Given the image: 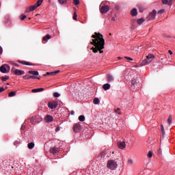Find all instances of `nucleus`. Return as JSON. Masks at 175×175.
I'll list each match as a JSON object with an SVG mask.
<instances>
[{
    "label": "nucleus",
    "mask_w": 175,
    "mask_h": 175,
    "mask_svg": "<svg viewBox=\"0 0 175 175\" xmlns=\"http://www.w3.org/2000/svg\"><path fill=\"white\" fill-rule=\"evenodd\" d=\"M92 41L90 42V44L94 46L92 47L93 53H98L99 51L100 54L103 53V49H105V38H103V35L100 33L95 32L94 34L92 36Z\"/></svg>",
    "instance_id": "nucleus-1"
},
{
    "label": "nucleus",
    "mask_w": 175,
    "mask_h": 175,
    "mask_svg": "<svg viewBox=\"0 0 175 175\" xmlns=\"http://www.w3.org/2000/svg\"><path fill=\"white\" fill-rule=\"evenodd\" d=\"M155 56L153 54H148L146 56V59H144L140 64V66H144L146 65H148L150 62H152Z\"/></svg>",
    "instance_id": "nucleus-2"
},
{
    "label": "nucleus",
    "mask_w": 175,
    "mask_h": 175,
    "mask_svg": "<svg viewBox=\"0 0 175 175\" xmlns=\"http://www.w3.org/2000/svg\"><path fill=\"white\" fill-rule=\"evenodd\" d=\"M140 80H142L141 76H137L131 81V87L133 88L136 87H140Z\"/></svg>",
    "instance_id": "nucleus-3"
},
{
    "label": "nucleus",
    "mask_w": 175,
    "mask_h": 175,
    "mask_svg": "<svg viewBox=\"0 0 175 175\" xmlns=\"http://www.w3.org/2000/svg\"><path fill=\"white\" fill-rule=\"evenodd\" d=\"M42 3H43V0H38L33 5L30 6L29 10H27V13L28 12H33L35 9L39 8Z\"/></svg>",
    "instance_id": "nucleus-4"
},
{
    "label": "nucleus",
    "mask_w": 175,
    "mask_h": 175,
    "mask_svg": "<svg viewBox=\"0 0 175 175\" xmlns=\"http://www.w3.org/2000/svg\"><path fill=\"white\" fill-rule=\"evenodd\" d=\"M107 166L108 169H110L111 170H115L117 169V163L113 160H111L108 161Z\"/></svg>",
    "instance_id": "nucleus-5"
},
{
    "label": "nucleus",
    "mask_w": 175,
    "mask_h": 175,
    "mask_svg": "<svg viewBox=\"0 0 175 175\" xmlns=\"http://www.w3.org/2000/svg\"><path fill=\"white\" fill-rule=\"evenodd\" d=\"M48 107H49V109H57V107H58V102L57 101H51L48 103Z\"/></svg>",
    "instance_id": "nucleus-6"
},
{
    "label": "nucleus",
    "mask_w": 175,
    "mask_h": 175,
    "mask_svg": "<svg viewBox=\"0 0 175 175\" xmlns=\"http://www.w3.org/2000/svg\"><path fill=\"white\" fill-rule=\"evenodd\" d=\"M155 16H157V10H153L152 12L149 14V16H148V20L149 21H151V20L155 19Z\"/></svg>",
    "instance_id": "nucleus-7"
},
{
    "label": "nucleus",
    "mask_w": 175,
    "mask_h": 175,
    "mask_svg": "<svg viewBox=\"0 0 175 175\" xmlns=\"http://www.w3.org/2000/svg\"><path fill=\"white\" fill-rule=\"evenodd\" d=\"M13 69H14V68H12V73H14V75H16V76H23V75H24V73H25V72H24L23 70H13Z\"/></svg>",
    "instance_id": "nucleus-8"
},
{
    "label": "nucleus",
    "mask_w": 175,
    "mask_h": 175,
    "mask_svg": "<svg viewBox=\"0 0 175 175\" xmlns=\"http://www.w3.org/2000/svg\"><path fill=\"white\" fill-rule=\"evenodd\" d=\"M81 130V125L80 124L77 123L74 125L73 126L74 132H75L76 133H79V132H80Z\"/></svg>",
    "instance_id": "nucleus-9"
},
{
    "label": "nucleus",
    "mask_w": 175,
    "mask_h": 175,
    "mask_svg": "<svg viewBox=\"0 0 175 175\" xmlns=\"http://www.w3.org/2000/svg\"><path fill=\"white\" fill-rule=\"evenodd\" d=\"M110 10L109 5H104L100 9V13H107Z\"/></svg>",
    "instance_id": "nucleus-10"
},
{
    "label": "nucleus",
    "mask_w": 175,
    "mask_h": 175,
    "mask_svg": "<svg viewBox=\"0 0 175 175\" xmlns=\"http://www.w3.org/2000/svg\"><path fill=\"white\" fill-rule=\"evenodd\" d=\"M163 5H168V6H172L173 5V0H161Z\"/></svg>",
    "instance_id": "nucleus-11"
},
{
    "label": "nucleus",
    "mask_w": 175,
    "mask_h": 175,
    "mask_svg": "<svg viewBox=\"0 0 175 175\" xmlns=\"http://www.w3.org/2000/svg\"><path fill=\"white\" fill-rule=\"evenodd\" d=\"M23 78L24 79V80H29V79H38V80H40V78L37 77H35L33 75H24L23 77Z\"/></svg>",
    "instance_id": "nucleus-12"
},
{
    "label": "nucleus",
    "mask_w": 175,
    "mask_h": 175,
    "mask_svg": "<svg viewBox=\"0 0 175 175\" xmlns=\"http://www.w3.org/2000/svg\"><path fill=\"white\" fill-rule=\"evenodd\" d=\"M46 122H51L53 121L54 118L52 116L46 115L44 118Z\"/></svg>",
    "instance_id": "nucleus-13"
},
{
    "label": "nucleus",
    "mask_w": 175,
    "mask_h": 175,
    "mask_svg": "<svg viewBox=\"0 0 175 175\" xmlns=\"http://www.w3.org/2000/svg\"><path fill=\"white\" fill-rule=\"evenodd\" d=\"M18 62L19 64H22V65H27V66H33L34 64L29 62H25V61H21V60H18Z\"/></svg>",
    "instance_id": "nucleus-14"
},
{
    "label": "nucleus",
    "mask_w": 175,
    "mask_h": 175,
    "mask_svg": "<svg viewBox=\"0 0 175 175\" xmlns=\"http://www.w3.org/2000/svg\"><path fill=\"white\" fill-rule=\"evenodd\" d=\"M50 152L51 154H58L59 152V150H58V148L53 147L50 149Z\"/></svg>",
    "instance_id": "nucleus-15"
},
{
    "label": "nucleus",
    "mask_w": 175,
    "mask_h": 175,
    "mask_svg": "<svg viewBox=\"0 0 175 175\" xmlns=\"http://www.w3.org/2000/svg\"><path fill=\"white\" fill-rule=\"evenodd\" d=\"M0 72H1V73H8V70H6V64H3L0 66Z\"/></svg>",
    "instance_id": "nucleus-16"
},
{
    "label": "nucleus",
    "mask_w": 175,
    "mask_h": 175,
    "mask_svg": "<svg viewBox=\"0 0 175 175\" xmlns=\"http://www.w3.org/2000/svg\"><path fill=\"white\" fill-rule=\"evenodd\" d=\"M107 81H108V83H111V81H114V77L111 74L107 75Z\"/></svg>",
    "instance_id": "nucleus-17"
},
{
    "label": "nucleus",
    "mask_w": 175,
    "mask_h": 175,
    "mask_svg": "<svg viewBox=\"0 0 175 175\" xmlns=\"http://www.w3.org/2000/svg\"><path fill=\"white\" fill-rule=\"evenodd\" d=\"M118 146L119 147V148H120V150H124L126 145L125 144V142H122L118 144Z\"/></svg>",
    "instance_id": "nucleus-18"
},
{
    "label": "nucleus",
    "mask_w": 175,
    "mask_h": 175,
    "mask_svg": "<svg viewBox=\"0 0 175 175\" xmlns=\"http://www.w3.org/2000/svg\"><path fill=\"white\" fill-rule=\"evenodd\" d=\"M131 16H133V17L137 16V10L136 8H133L131 11Z\"/></svg>",
    "instance_id": "nucleus-19"
},
{
    "label": "nucleus",
    "mask_w": 175,
    "mask_h": 175,
    "mask_svg": "<svg viewBox=\"0 0 175 175\" xmlns=\"http://www.w3.org/2000/svg\"><path fill=\"white\" fill-rule=\"evenodd\" d=\"M28 73H29V75H33V76H39V72L36 70H29L28 71Z\"/></svg>",
    "instance_id": "nucleus-20"
},
{
    "label": "nucleus",
    "mask_w": 175,
    "mask_h": 175,
    "mask_svg": "<svg viewBox=\"0 0 175 175\" xmlns=\"http://www.w3.org/2000/svg\"><path fill=\"white\" fill-rule=\"evenodd\" d=\"M42 91H44V88H37V89H33L31 90L32 92H42Z\"/></svg>",
    "instance_id": "nucleus-21"
},
{
    "label": "nucleus",
    "mask_w": 175,
    "mask_h": 175,
    "mask_svg": "<svg viewBox=\"0 0 175 175\" xmlns=\"http://www.w3.org/2000/svg\"><path fill=\"white\" fill-rule=\"evenodd\" d=\"M50 39H51V36H50L49 34H47L42 38V40H44V42H47V40H50Z\"/></svg>",
    "instance_id": "nucleus-22"
},
{
    "label": "nucleus",
    "mask_w": 175,
    "mask_h": 175,
    "mask_svg": "<svg viewBox=\"0 0 175 175\" xmlns=\"http://www.w3.org/2000/svg\"><path fill=\"white\" fill-rule=\"evenodd\" d=\"M103 90H105V91H107V90H110V84L109 83H105L103 85Z\"/></svg>",
    "instance_id": "nucleus-23"
},
{
    "label": "nucleus",
    "mask_w": 175,
    "mask_h": 175,
    "mask_svg": "<svg viewBox=\"0 0 175 175\" xmlns=\"http://www.w3.org/2000/svg\"><path fill=\"white\" fill-rule=\"evenodd\" d=\"M27 147L29 150H32L35 147V144L33 142L29 143Z\"/></svg>",
    "instance_id": "nucleus-24"
},
{
    "label": "nucleus",
    "mask_w": 175,
    "mask_h": 175,
    "mask_svg": "<svg viewBox=\"0 0 175 175\" xmlns=\"http://www.w3.org/2000/svg\"><path fill=\"white\" fill-rule=\"evenodd\" d=\"M4 21L6 26L10 25V18L9 17H5Z\"/></svg>",
    "instance_id": "nucleus-25"
},
{
    "label": "nucleus",
    "mask_w": 175,
    "mask_h": 175,
    "mask_svg": "<svg viewBox=\"0 0 175 175\" xmlns=\"http://www.w3.org/2000/svg\"><path fill=\"white\" fill-rule=\"evenodd\" d=\"M30 122L31 124H36L37 123V117L36 116L31 117Z\"/></svg>",
    "instance_id": "nucleus-26"
},
{
    "label": "nucleus",
    "mask_w": 175,
    "mask_h": 175,
    "mask_svg": "<svg viewBox=\"0 0 175 175\" xmlns=\"http://www.w3.org/2000/svg\"><path fill=\"white\" fill-rule=\"evenodd\" d=\"M137 24H139V25H142V24H143V23H144V18H141L139 19H137Z\"/></svg>",
    "instance_id": "nucleus-27"
},
{
    "label": "nucleus",
    "mask_w": 175,
    "mask_h": 175,
    "mask_svg": "<svg viewBox=\"0 0 175 175\" xmlns=\"http://www.w3.org/2000/svg\"><path fill=\"white\" fill-rule=\"evenodd\" d=\"M100 101L99 100V98H95L94 100H93V103L94 104V105H99V103H100Z\"/></svg>",
    "instance_id": "nucleus-28"
},
{
    "label": "nucleus",
    "mask_w": 175,
    "mask_h": 175,
    "mask_svg": "<svg viewBox=\"0 0 175 175\" xmlns=\"http://www.w3.org/2000/svg\"><path fill=\"white\" fill-rule=\"evenodd\" d=\"M79 120L83 122V121H85V117L83 115H81L79 116Z\"/></svg>",
    "instance_id": "nucleus-29"
},
{
    "label": "nucleus",
    "mask_w": 175,
    "mask_h": 175,
    "mask_svg": "<svg viewBox=\"0 0 175 175\" xmlns=\"http://www.w3.org/2000/svg\"><path fill=\"white\" fill-rule=\"evenodd\" d=\"M44 76H55V71L51 72H46Z\"/></svg>",
    "instance_id": "nucleus-30"
},
{
    "label": "nucleus",
    "mask_w": 175,
    "mask_h": 175,
    "mask_svg": "<svg viewBox=\"0 0 175 175\" xmlns=\"http://www.w3.org/2000/svg\"><path fill=\"white\" fill-rule=\"evenodd\" d=\"M8 96L12 97V96H16V92H11L9 93Z\"/></svg>",
    "instance_id": "nucleus-31"
},
{
    "label": "nucleus",
    "mask_w": 175,
    "mask_h": 175,
    "mask_svg": "<svg viewBox=\"0 0 175 175\" xmlns=\"http://www.w3.org/2000/svg\"><path fill=\"white\" fill-rule=\"evenodd\" d=\"M53 96L55 98H59V96H61V94L58 92H55V93H53Z\"/></svg>",
    "instance_id": "nucleus-32"
},
{
    "label": "nucleus",
    "mask_w": 175,
    "mask_h": 175,
    "mask_svg": "<svg viewBox=\"0 0 175 175\" xmlns=\"http://www.w3.org/2000/svg\"><path fill=\"white\" fill-rule=\"evenodd\" d=\"M1 80L2 81H6L7 80H9V76L2 77Z\"/></svg>",
    "instance_id": "nucleus-33"
},
{
    "label": "nucleus",
    "mask_w": 175,
    "mask_h": 175,
    "mask_svg": "<svg viewBox=\"0 0 175 175\" xmlns=\"http://www.w3.org/2000/svg\"><path fill=\"white\" fill-rule=\"evenodd\" d=\"M172 116H170L168 119H167V122L170 125L172 124Z\"/></svg>",
    "instance_id": "nucleus-34"
},
{
    "label": "nucleus",
    "mask_w": 175,
    "mask_h": 175,
    "mask_svg": "<svg viewBox=\"0 0 175 175\" xmlns=\"http://www.w3.org/2000/svg\"><path fill=\"white\" fill-rule=\"evenodd\" d=\"M21 20L23 21L24 20H25V18H27V16L24 15L23 14L22 15H21L20 16Z\"/></svg>",
    "instance_id": "nucleus-35"
},
{
    "label": "nucleus",
    "mask_w": 175,
    "mask_h": 175,
    "mask_svg": "<svg viewBox=\"0 0 175 175\" xmlns=\"http://www.w3.org/2000/svg\"><path fill=\"white\" fill-rule=\"evenodd\" d=\"M73 3H74V5H79L80 1L79 0H74Z\"/></svg>",
    "instance_id": "nucleus-36"
},
{
    "label": "nucleus",
    "mask_w": 175,
    "mask_h": 175,
    "mask_svg": "<svg viewBox=\"0 0 175 175\" xmlns=\"http://www.w3.org/2000/svg\"><path fill=\"white\" fill-rule=\"evenodd\" d=\"M59 1V3H60V5H64V3H66L67 0H58Z\"/></svg>",
    "instance_id": "nucleus-37"
},
{
    "label": "nucleus",
    "mask_w": 175,
    "mask_h": 175,
    "mask_svg": "<svg viewBox=\"0 0 175 175\" xmlns=\"http://www.w3.org/2000/svg\"><path fill=\"white\" fill-rule=\"evenodd\" d=\"M161 132L163 136V135H165V128L163 127V124H161Z\"/></svg>",
    "instance_id": "nucleus-38"
},
{
    "label": "nucleus",
    "mask_w": 175,
    "mask_h": 175,
    "mask_svg": "<svg viewBox=\"0 0 175 175\" xmlns=\"http://www.w3.org/2000/svg\"><path fill=\"white\" fill-rule=\"evenodd\" d=\"M148 158H152V151L148 152Z\"/></svg>",
    "instance_id": "nucleus-39"
},
{
    "label": "nucleus",
    "mask_w": 175,
    "mask_h": 175,
    "mask_svg": "<svg viewBox=\"0 0 175 175\" xmlns=\"http://www.w3.org/2000/svg\"><path fill=\"white\" fill-rule=\"evenodd\" d=\"M5 68L8 72L10 70V66H9V64H5Z\"/></svg>",
    "instance_id": "nucleus-40"
},
{
    "label": "nucleus",
    "mask_w": 175,
    "mask_h": 175,
    "mask_svg": "<svg viewBox=\"0 0 175 175\" xmlns=\"http://www.w3.org/2000/svg\"><path fill=\"white\" fill-rule=\"evenodd\" d=\"M163 13H165V10L158 11V14H163Z\"/></svg>",
    "instance_id": "nucleus-41"
},
{
    "label": "nucleus",
    "mask_w": 175,
    "mask_h": 175,
    "mask_svg": "<svg viewBox=\"0 0 175 175\" xmlns=\"http://www.w3.org/2000/svg\"><path fill=\"white\" fill-rule=\"evenodd\" d=\"M115 113H118V114H121V111H120V108H117L114 110Z\"/></svg>",
    "instance_id": "nucleus-42"
},
{
    "label": "nucleus",
    "mask_w": 175,
    "mask_h": 175,
    "mask_svg": "<svg viewBox=\"0 0 175 175\" xmlns=\"http://www.w3.org/2000/svg\"><path fill=\"white\" fill-rule=\"evenodd\" d=\"M125 59H127L128 61H133V59H132L131 57L125 56L124 57Z\"/></svg>",
    "instance_id": "nucleus-43"
},
{
    "label": "nucleus",
    "mask_w": 175,
    "mask_h": 175,
    "mask_svg": "<svg viewBox=\"0 0 175 175\" xmlns=\"http://www.w3.org/2000/svg\"><path fill=\"white\" fill-rule=\"evenodd\" d=\"M73 20H77V14L76 12L74 13Z\"/></svg>",
    "instance_id": "nucleus-44"
},
{
    "label": "nucleus",
    "mask_w": 175,
    "mask_h": 175,
    "mask_svg": "<svg viewBox=\"0 0 175 175\" xmlns=\"http://www.w3.org/2000/svg\"><path fill=\"white\" fill-rule=\"evenodd\" d=\"M40 121H42V118L37 117V124H38V122H40Z\"/></svg>",
    "instance_id": "nucleus-45"
},
{
    "label": "nucleus",
    "mask_w": 175,
    "mask_h": 175,
    "mask_svg": "<svg viewBox=\"0 0 175 175\" xmlns=\"http://www.w3.org/2000/svg\"><path fill=\"white\" fill-rule=\"evenodd\" d=\"M128 162H129V163H130V165H133V160H132V159H129Z\"/></svg>",
    "instance_id": "nucleus-46"
},
{
    "label": "nucleus",
    "mask_w": 175,
    "mask_h": 175,
    "mask_svg": "<svg viewBox=\"0 0 175 175\" xmlns=\"http://www.w3.org/2000/svg\"><path fill=\"white\" fill-rule=\"evenodd\" d=\"M21 129V131H24V129H25V125L22 124Z\"/></svg>",
    "instance_id": "nucleus-47"
},
{
    "label": "nucleus",
    "mask_w": 175,
    "mask_h": 175,
    "mask_svg": "<svg viewBox=\"0 0 175 175\" xmlns=\"http://www.w3.org/2000/svg\"><path fill=\"white\" fill-rule=\"evenodd\" d=\"M59 129H60V127L57 126L56 129H55V132H59Z\"/></svg>",
    "instance_id": "nucleus-48"
},
{
    "label": "nucleus",
    "mask_w": 175,
    "mask_h": 175,
    "mask_svg": "<svg viewBox=\"0 0 175 175\" xmlns=\"http://www.w3.org/2000/svg\"><path fill=\"white\" fill-rule=\"evenodd\" d=\"M3 91H5V88H0V93H1V92H3Z\"/></svg>",
    "instance_id": "nucleus-49"
},
{
    "label": "nucleus",
    "mask_w": 175,
    "mask_h": 175,
    "mask_svg": "<svg viewBox=\"0 0 175 175\" xmlns=\"http://www.w3.org/2000/svg\"><path fill=\"white\" fill-rule=\"evenodd\" d=\"M165 38H172L170 35L164 34Z\"/></svg>",
    "instance_id": "nucleus-50"
},
{
    "label": "nucleus",
    "mask_w": 175,
    "mask_h": 175,
    "mask_svg": "<svg viewBox=\"0 0 175 175\" xmlns=\"http://www.w3.org/2000/svg\"><path fill=\"white\" fill-rule=\"evenodd\" d=\"M70 114H71V116H74L75 115V111H71Z\"/></svg>",
    "instance_id": "nucleus-51"
},
{
    "label": "nucleus",
    "mask_w": 175,
    "mask_h": 175,
    "mask_svg": "<svg viewBox=\"0 0 175 175\" xmlns=\"http://www.w3.org/2000/svg\"><path fill=\"white\" fill-rule=\"evenodd\" d=\"M168 53H169V54H170V55H172L173 54V52H172V51H170V50L168 51Z\"/></svg>",
    "instance_id": "nucleus-52"
},
{
    "label": "nucleus",
    "mask_w": 175,
    "mask_h": 175,
    "mask_svg": "<svg viewBox=\"0 0 175 175\" xmlns=\"http://www.w3.org/2000/svg\"><path fill=\"white\" fill-rule=\"evenodd\" d=\"M59 73V70L55 71V75H58Z\"/></svg>",
    "instance_id": "nucleus-53"
},
{
    "label": "nucleus",
    "mask_w": 175,
    "mask_h": 175,
    "mask_svg": "<svg viewBox=\"0 0 175 175\" xmlns=\"http://www.w3.org/2000/svg\"><path fill=\"white\" fill-rule=\"evenodd\" d=\"M158 152H159V154H162V150H161V149H159V150H158Z\"/></svg>",
    "instance_id": "nucleus-54"
},
{
    "label": "nucleus",
    "mask_w": 175,
    "mask_h": 175,
    "mask_svg": "<svg viewBox=\"0 0 175 175\" xmlns=\"http://www.w3.org/2000/svg\"><path fill=\"white\" fill-rule=\"evenodd\" d=\"M14 66H16V68H18V64H14Z\"/></svg>",
    "instance_id": "nucleus-55"
},
{
    "label": "nucleus",
    "mask_w": 175,
    "mask_h": 175,
    "mask_svg": "<svg viewBox=\"0 0 175 175\" xmlns=\"http://www.w3.org/2000/svg\"><path fill=\"white\" fill-rule=\"evenodd\" d=\"M0 54H2V48L0 46Z\"/></svg>",
    "instance_id": "nucleus-56"
},
{
    "label": "nucleus",
    "mask_w": 175,
    "mask_h": 175,
    "mask_svg": "<svg viewBox=\"0 0 175 175\" xmlns=\"http://www.w3.org/2000/svg\"><path fill=\"white\" fill-rule=\"evenodd\" d=\"M14 144H15V145L18 144V142H17V141L14 142Z\"/></svg>",
    "instance_id": "nucleus-57"
},
{
    "label": "nucleus",
    "mask_w": 175,
    "mask_h": 175,
    "mask_svg": "<svg viewBox=\"0 0 175 175\" xmlns=\"http://www.w3.org/2000/svg\"><path fill=\"white\" fill-rule=\"evenodd\" d=\"M118 59H122V57H118Z\"/></svg>",
    "instance_id": "nucleus-58"
},
{
    "label": "nucleus",
    "mask_w": 175,
    "mask_h": 175,
    "mask_svg": "<svg viewBox=\"0 0 175 175\" xmlns=\"http://www.w3.org/2000/svg\"><path fill=\"white\" fill-rule=\"evenodd\" d=\"M111 20L112 21H114L116 20V18H112Z\"/></svg>",
    "instance_id": "nucleus-59"
},
{
    "label": "nucleus",
    "mask_w": 175,
    "mask_h": 175,
    "mask_svg": "<svg viewBox=\"0 0 175 175\" xmlns=\"http://www.w3.org/2000/svg\"><path fill=\"white\" fill-rule=\"evenodd\" d=\"M109 35L111 36V33H110Z\"/></svg>",
    "instance_id": "nucleus-60"
}]
</instances>
